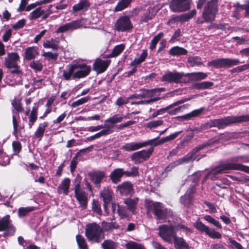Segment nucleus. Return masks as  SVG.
<instances>
[{
	"instance_id": "423d86ee",
	"label": "nucleus",
	"mask_w": 249,
	"mask_h": 249,
	"mask_svg": "<svg viewBox=\"0 0 249 249\" xmlns=\"http://www.w3.org/2000/svg\"><path fill=\"white\" fill-rule=\"evenodd\" d=\"M218 1L219 0H210L204 6L202 17L205 19L207 23H212L215 20L219 11Z\"/></svg>"
},
{
	"instance_id": "4468645a",
	"label": "nucleus",
	"mask_w": 249,
	"mask_h": 249,
	"mask_svg": "<svg viewBox=\"0 0 249 249\" xmlns=\"http://www.w3.org/2000/svg\"><path fill=\"white\" fill-rule=\"evenodd\" d=\"M233 167L230 165L228 161L226 163L220 164L215 168L210 171L207 175L205 176L204 181L208 178H210L212 180H215L218 178L219 174L227 173L228 171L232 170Z\"/></svg>"
},
{
	"instance_id": "3c124183",
	"label": "nucleus",
	"mask_w": 249,
	"mask_h": 249,
	"mask_svg": "<svg viewBox=\"0 0 249 249\" xmlns=\"http://www.w3.org/2000/svg\"><path fill=\"white\" fill-rule=\"evenodd\" d=\"M92 210L99 215L102 214L101 204L98 200L93 199L92 201Z\"/></svg>"
},
{
	"instance_id": "2eb2a0df",
	"label": "nucleus",
	"mask_w": 249,
	"mask_h": 249,
	"mask_svg": "<svg viewBox=\"0 0 249 249\" xmlns=\"http://www.w3.org/2000/svg\"><path fill=\"white\" fill-rule=\"evenodd\" d=\"M194 226L200 233H205L211 238L220 239L222 237L221 234L219 231H215L213 229L209 228L208 226L203 224L199 219L194 223Z\"/></svg>"
},
{
	"instance_id": "2f4dec72",
	"label": "nucleus",
	"mask_w": 249,
	"mask_h": 249,
	"mask_svg": "<svg viewBox=\"0 0 249 249\" xmlns=\"http://www.w3.org/2000/svg\"><path fill=\"white\" fill-rule=\"evenodd\" d=\"M182 131H180L178 132H176L174 133H173L169 136H166L165 137L162 138L159 141L156 142H152V144L151 145H153L154 146H156L162 144H163L167 142H169L175 139L176 138L178 137V136L181 133Z\"/></svg>"
},
{
	"instance_id": "20e7f679",
	"label": "nucleus",
	"mask_w": 249,
	"mask_h": 249,
	"mask_svg": "<svg viewBox=\"0 0 249 249\" xmlns=\"http://www.w3.org/2000/svg\"><path fill=\"white\" fill-rule=\"evenodd\" d=\"M248 122H249V114L240 116H228L220 119L211 120L210 122V126L211 127H216L219 129H221L233 124Z\"/></svg>"
},
{
	"instance_id": "f704fd0d",
	"label": "nucleus",
	"mask_w": 249,
	"mask_h": 249,
	"mask_svg": "<svg viewBox=\"0 0 249 249\" xmlns=\"http://www.w3.org/2000/svg\"><path fill=\"white\" fill-rule=\"evenodd\" d=\"M138 201L139 199L137 197L134 199L126 198L124 200V203L127 206L128 211L134 214Z\"/></svg>"
},
{
	"instance_id": "a18cd8bd",
	"label": "nucleus",
	"mask_w": 249,
	"mask_h": 249,
	"mask_svg": "<svg viewBox=\"0 0 249 249\" xmlns=\"http://www.w3.org/2000/svg\"><path fill=\"white\" fill-rule=\"evenodd\" d=\"M76 240L80 249H89L86 240L82 235L77 234L76 235Z\"/></svg>"
},
{
	"instance_id": "dca6fc26",
	"label": "nucleus",
	"mask_w": 249,
	"mask_h": 249,
	"mask_svg": "<svg viewBox=\"0 0 249 249\" xmlns=\"http://www.w3.org/2000/svg\"><path fill=\"white\" fill-rule=\"evenodd\" d=\"M194 226L200 233H205L211 238L220 239L222 237L221 234L219 231H215L213 229L209 228L208 226L203 224L199 219L194 223Z\"/></svg>"
},
{
	"instance_id": "ea45409f",
	"label": "nucleus",
	"mask_w": 249,
	"mask_h": 249,
	"mask_svg": "<svg viewBox=\"0 0 249 249\" xmlns=\"http://www.w3.org/2000/svg\"><path fill=\"white\" fill-rule=\"evenodd\" d=\"M190 100V98H185L183 99H181L180 100H178L176 102L173 103V104L168 106L167 107L160 108V109L157 110L158 112H159V114H162L164 113L165 112H166L167 110L173 108L174 107L177 106L179 105H180L181 104H183Z\"/></svg>"
},
{
	"instance_id": "72a5a7b5",
	"label": "nucleus",
	"mask_w": 249,
	"mask_h": 249,
	"mask_svg": "<svg viewBox=\"0 0 249 249\" xmlns=\"http://www.w3.org/2000/svg\"><path fill=\"white\" fill-rule=\"evenodd\" d=\"M87 194L85 191H83L78 194L75 195V196L77 200L78 201L80 206L82 207L83 209H86L87 208Z\"/></svg>"
},
{
	"instance_id": "7ed1b4c3",
	"label": "nucleus",
	"mask_w": 249,
	"mask_h": 249,
	"mask_svg": "<svg viewBox=\"0 0 249 249\" xmlns=\"http://www.w3.org/2000/svg\"><path fill=\"white\" fill-rule=\"evenodd\" d=\"M144 206L146 213H152L156 219L159 220L166 219L171 213V210L165 208L163 203L160 202H154L148 199L144 200Z\"/></svg>"
},
{
	"instance_id": "f03ea898",
	"label": "nucleus",
	"mask_w": 249,
	"mask_h": 249,
	"mask_svg": "<svg viewBox=\"0 0 249 249\" xmlns=\"http://www.w3.org/2000/svg\"><path fill=\"white\" fill-rule=\"evenodd\" d=\"M219 142V140L218 139H210L203 142L202 144L198 145L194 148L190 152L186 154L184 157L170 163L165 167L164 171L166 173H168L178 165L185 163H188L190 161L192 160L194 156L200 150L204 149L206 147H212L214 144L218 143Z\"/></svg>"
},
{
	"instance_id": "a878e982",
	"label": "nucleus",
	"mask_w": 249,
	"mask_h": 249,
	"mask_svg": "<svg viewBox=\"0 0 249 249\" xmlns=\"http://www.w3.org/2000/svg\"><path fill=\"white\" fill-rule=\"evenodd\" d=\"M38 112V104L35 103L34 107L28 116V127L29 128L31 129L33 126L35 124L37 119Z\"/></svg>"
},
{
	"instance_id": "393cba45",
	"label": "nucleus",
	"mask_w": 249,
	"mask_h": 249,
	"mask_svg": "<svg viewBox=\"0 0 249 249\" xmlns=\"http://www.w3.org/2000/svg\"><path fill=\"white\" fill-rule=\"evenodd\" d=\"M117 191L122 196H128L133 191V185L130 181H124L117 186Z\"/></svg>"
},
{
	"instance_id": "79ce46f5",
	"label": "nucleus",
	"mask_w": 249,
	"mask_h": 249,
	"mask_svg": "<svg viewBox=\"0 0 249 249\" xmlns=\"http://www.w3.org/2000/svg\"><path fill=\"white\" fill-rule=\"evenodd\" d=\"M103 249H118V243L111 239L105 240L101 244Z\"/></svg>"
},
{
	"instance_id": "aec40b11",
	"label": "nucleus",
	"mask_w": 249,
	"mask_h": 249,
	"mask_svg": "<svg viewBox=\"0 0 249 249\" xmlns=\"http://www.w3.org/2000/svg\"><path fill=\"white\" fill-rule=\"evenodd\" d=\"M111 63L110 60H103L96 58L92 65V69L97 74L104 72L108 68Z\"/></svg>"
},
{
	"instance_id": "c85d7f7f",
	"label": "nucleus",
	"mask_w": 249,
	"mask_h": 249,
	"mask_svg": "<svg viewBox=\"0 0 249 249\" xmlns=\"http://www.w3.org/2000/svg\"><path fill=\"white\" fill-rule=\"evenodd\" d=\"M38 47L35 46L27 47L24 52V59L29 61L35 59L38 55Z\"/></svg>"
},
{
	"instance_id": "49530a36",
	"label": "nucleus",
	"mask_w": 249,
	"mask_h": 249,
	"mask_svg": "<svg viewBox=\"0 0 249 249\" xmlns=\"http://www.w3.org/2000/svg\"><path fill=\"white\" fill-rule=\"evenodd\" d=\"M201 60V57L196 56H190L187 58V62L191 67L198 66L202 65Z\"/></svg>"
},
{
	"instance_id": "f3484780",
	"label": "nucleus",
	"mask_w": 249,
	"mask_h": 249,
	"mask_svg": "<svg viewBox=\"0 0 249 249\" xmlns=\"http://www.w3.org/2000/svg\"><path fill=\"white\" fill-rule=\"evenodd\" d=\"M114 193L109 187H104L100 192V197L103 199L104 209L107 214L109 213L108 205L112 202Z\"/></svg>"
},
{
	"instance_id": "ddd939ff",
	"label": "nucleus",
	"mask_w": 249,
	"mask_h": 249,
	"mask_svg": "<svg viewBox=\"0 0 249 249\" xmlns=\"http://www.w3.org/2000/svg\"><path fill=\"white\" fill-rule=\"evenodd\" d=\"M192 0H171L169 3L170 10L174 13H182L189 10Z\"/></svg>"
},
{
	"instance_id": "bf43d9fd",
	"label": "nucleus",
	"mask_w": 249,
	"mask_h": 249,
	"mask_svg": "<svg viewBox=\"0 0 249 249\" xmlns=\"http://www.w3.org/2000/svg\"><path fill=\"white\" fill-rule=\"evenodd\" d=\"M125 246L127 249H144L143 245L134 242L128 243Z\"/></svg>"
},
{
	"instance_id": "338daca9",
	"label": "nucleus",
	"mask_w": 249,
	"mask_h": 249,
	"mask_svg": "<svg viewBox=\"0 0 249 249\" xmlns=\"http://www.w3.org/2000/svg\"><path fill=\"white\" fill-rule=\"evenodd\" d=\"M105 133V132L104 131H101L99 132H98L92 136H91L90 137L86 138L85 139V140H84V142H91V141L94 140L96 139H98L102 136H104Z\"/></svg>"
},
{
	"instance_id": "052dcab7",
	"label": "nucleus",
	"mask_w": 249,
	"mask_h": 249,
	"mask_svg": "<svg viewBox=\"0 0 249 249\" xmlns=\"http://www.w3.org/2000/svg\"><path fill=\"white\" fill-rule=\"evenodd\" d=\"M192 201V199L184 194L180 198V202L185 207H189Z\"/></svg>"
},
{
	"instance_id": "a19ab883",
	"label": "nucleus",
	"mask_w": 249,
	"mask_h": 249,
	"mask_svg": "<svg viewBox=\"0 0 249 249\" xmlns=\"http://www.w3.org/2000/svg\"><path fill=\"white\" fill-rule=\"evenodd\" d=\"M59 41L53 38L46 40L43 43V46L45 48H51L54 51L58 50Z\"/></svg>"
},
{
	"instance_id": "4c0bfd02",
	"label": "nucleus",
	"mask_w": 249,
	"mask_h": 249,
	"mask_svg": "<svg viewBox=\"0 0 249 249\" xmlns=\"http://www.w3.org/2000/svg\"><path fill=\"white\" fill-rule=\"evenodd\" d=\"M187 53L188 51L186 49L178 46L172 47L169 51V53L172 56L184 55Z\"/></svg>"
},
{
	"instance_id": "13d9d810",
	"label": "nucleus",
	"mask_w": 249,
	"mask_h": 249,
	"mask_svg": "<svg viewBox=\"0 0 249 249\" xmlns=\"http://www.w3.org/2000/svg\"><path fill=\"white\" fill-rule=\"evenodd\" d=\"M89 99V96H86L83 98H81L77 101L73 102L72 103L71 105V107H79L86 103H87L88 100Z\"/></svg>"
},
{
	"instance_id": "c9c22d12",
	"label": "nucleus",
	"mask_w": 249,
	"mask_h": 249,
	"mask_svg": "<svg viewBox=\"0 0 249 249\" xmlns=\"http://www.w3.org/2000/svg\"><path fill=\"white\" fill-rule=\"evenodd\" d=\"M90 6V4L88 0H82L72 6V10L74 12H78L82 10L87 11Z\"/></svg>"
},
{
	"instance_id": "e2e57ef3",
	"label": "nucleus",
	"mask_w": 249,
	"mask_h": 249,
	"mask_svg": "<svg viewBox=\"0 0 249 249\" xmlns=\"http://www.w3.org/2000/svg\"><path fill=\"white\" fill-rule=\"evenodd\" d=\"M125 48V45L124 44L116 45L112 50V52L115 56L116 57L120 54Z\"/></svg>"
},
{
	"instance_id": "603ef678",
	"label": "nucleus",
	"mask_w": 249,
	"mask_h": 249,
	"mask_svg": "<svg viewBox=\"0 0 249 249\" xmlns=\"http://www.w3.org/2000/svg\"><path fill=\"white\" fill-rule=\"evenodd\" d=\"M123 121V118L119 114H115L113 116L109 118L105 121V123H110L114 124L118 123H120Z\"/></svg>"
},
{
	"instance_id": "8fccbe9b",
	"label": "nucleus",
	"mask_w": 249,
	"mask_h": 249,
	"mask_svg": "<svg viewBox=\"0 0 249 249\" xmlns=\"http://www.w3.org/2000/svg\"><path fill=\"white\" fill-rule=\"evenodd\" d=\"M31 68L36 72L41 71L43 68V65L40 60H33L29 65Z\"/></svg>"
},
{
	"instance_id": "cd10ccee",
	"label": "nucleus",
	"mask_w": 249,
	"mask_h": 249,
	"mask_svg": "<svg viewBox=\"0 0 249 249\" xmlns=\"http://www.w3.org/2000/svg\"><path fill=\"white\" fill-rule=\"evenodd\" d=\"M124 175V169L118 168L114 169L110 174L109 178L112 183L116 184L121 180Z\"/></svg>"
},
{
	"instance_id": "7c9ffc66",
	"label": "nucleus",
	"mask_w": 249,
	"mask_h": 249,
	"mask_svg": "<svg viewBox=\"0 0 249 249\" xmlns=\"http://www.w3.org/2000/svg\"><path fill=\"white\" fill-rule=\"evenodd\" d=\"M48 126L49 123L48 122H43V123H40L34 133L35 138L41 140L44 135L46 128H47Z\"/></svg>"
},
{
	"instance_id": "de8ad7c7",
	"label": "nucleus",
	"mask_w": 249,
	"mask_h": 249,
	"mask_svg": "<svg viewBox=\"0 0 249 249\" xmlns=\"http://www.w3.org/2000/svg\"><path fill=\"white\" fill-rule=\"evenodd\" d=\"M35 207L33 206L20 207L18 210V216L19 217H23L27 215L30 212L34 211Z\"/></svg>"
},
{
	"instance_id": "c756f323",
	"label": "nucleus",
	"mask_w": 249,
	"mask_h": 249,
	"mask_svg": "<svg viewBox=\"0 0 249 249\" xmlns=\"http://www.w3.org/2000/svg\"><path fill=\"white\" fill-rule=\"evenodd\" d=\"M204 107H201L199 109L193 110L192 112L182 116H178L176 117L178 120H189L193 118L199 116L204 110Z\"/></svg>"
},
{
	"instance_id": "58836bf2",
	"label": "nucleus",
	"mask_w": 249,
	"mask_h": 249,
	"mask_svg": "<svg viewBox=\"0 0 249 249\" xmlns=\"http://www.w3.org/2000/svg\"><path fill=\"white\" fill-rule=\"evenodd\" d=\"M102 226L104 231H112L114 229L117 230L120 228V225L116 222H107L103 221Z\"/></svg>"
},
{
	"instance_id": "a211bd4d",
	"label": "nucleus",
	"mask_w": 249,
	"mask_h": 249,
	"mask_svg": "<svg viewBox=\"0 0 249 249\" xmlns=\"http://www.w3.org/2000/svg\"><path fill=\"white\" fill-rule=\"evenodd\" d=\"M159 138V137H157L154 139L149 140L142 142H132L127 143L122 145L121 149L127 152L135 151L142 147H146L148 145H152V142H155Z\"/></svg>"
},
{
	"instance_id": "864d4df0",
	"label": "nucleus",
	"mask_w": 249,
	"mask_h": 249,
	"mask_svg": "<svg viewBox=\"0 0 249 249\" xmlns=\"http://www.w3.org/2000/svg\"><path fill=\"white\" fill-rule=\"evenodd\" d=\"M203 218L207 221L213 224L217 228L222 229V225L220 223V222L216 220L214 218L212 217L211 215H206L204 216Z\"/></svg>"
},
{
	"instance_id": "09e8293b",
	"label": "nucleus",
	"mask_w": 249,
	"mask_h": 249,
	"mask_svg": "<svg viewBox=\"0 0 249 249\" xmlns=\"http://www.w3.org/2000/svg\"><path fill=\"white\" fill-rule=\"evenodd\" d=\"M139 167L133 166L130 169V171H124V175L126 177H137L140 175L139 171Z\"/></svg>"
},
{
	"instance_id": "6e6d98bb",
	"label": "nucleus",
	"mask_w": 249,
	"mask_h": 249,
	"mask_svg": "<svg viewBox=\"0 0 249 249\" xmlns=\"http://www.w3.org/2000/svg\"><path fill=\"white\" fill-rule=\"evenodd\" d=\"M12 145L14 155H18L22 149L21 143L18 141H13Z\"/></svg>"
},
{
	"instance_id": "69168bd1",
	"label": "nucleus",
	"mask_w": 249,
	"mask_h": 249,
	"mask_svg": "<svg viewBox=\"0 0 249 249\" xmlns=\"http://www.w3.org/2000/svg\"><path fill=\"white\" fill-rule=\"evenodd\" d=\"M42 55L48 58V60H56L57 59L58 53H53L51 52L44 53Z\"/></svg>"
},
{
	"instance_id": "f8f14e48",
	"label": "nucleus",
	"mask_w": 249,
	"mask_h": 249,
	"mask_svg": "<svg viewBox=\"0 0 249 249\" xmlns=\"http://www.w3.org/2000/svg\"><path fill=\"white\" fill-rule=\"evenodd\" d=\"M5 231L3 236H13L16 231V228L12 223L9 214L6 215L0 219V231Z\"/></svg>"
},
{
	"instance_id": "bb28decb",
	"label": "nucleus",
	"mask_w": 249,
	"mask_h": 249,
	"mask_svg": "<svg viewBox=\"0 0 249 249\" xmlns=\"http://www.w3.org/2000/svg\"><path fill=\"white\" fill-rule=\"evenodd\" d=\"M165 91L164 88H159L153 89H140L141 99L152 98L156 92H161Z\"/></svg>"
},
{
	"instance_id": "9d476101",
	"label": "nucleus",
	"mask_w": 249,
	"mask_h": 249,
	"mask_svg": "<svg viewBox=\"0 0 249 249\" xmlns=\"http://www.w3.org/2000/svg\"><path fill=\"white\" fill-rule=\"evenodd\" d=\"M189 74V73L185 74L183 72L169 71L162 76L161 80L169 83H186L188 80L185 77Z\"/></svg>"
},
{
	"instance_id": "9b49d317",
	"label": "nucleus",
	"mask_w": 249,
	"mask_h": 249,
	"mask_svg": "<svg viewBox=\"0 0 249 249\" xmlns=\"http://www.w3.org/2000/svg\"><path fill=\"white\" fill-rule=\"evenodd\" d=\"M240 63L238 59L218 58L208 62V66L215 69L227 68L237 65Z\"/></svg>"
},
{
	"instance_id": "c03bdc74",
	"label": "nucleus",
	"mask_w": 249,
	"mask_h": 249,
	"mask_svg": "<svg viewBox=\"0 0 249 249\" xmlns=\"http://www.w3.org/2000/svg\"><path fill=\"white\" fill-rule=\"evenodd\" d=\"M44 12L45 11L41 7H38L30 14L28 18L31 20L36 19L40 18Z\"/></svg>"
},
{
	"instance_id": "4d7b16f0",
	"label": "nucleus",
	"mask_w": 249,
	"mask_h": 249,
	"mask_svg": "<svg viewBox=\"0 0 249 249\" xmlns=\"http://www.w3.org/2000/svg\"><path fill=\"white\" fill-rule=\"evenodd\" d=\"M201 176V173L199 172H196L194 173L191 176V180H192V184H191V186H196L198 184L199 178Z\"/></svg>"
},
{
	"instance_id": "1a4fd4ad",
	"label": "nucleus",
	"mask_w": 249,
	"mask_h": 249,
	"mask_svg": "<svg viewBox=\"0 0 249 249\" xmlns=\"http://www.w3.org/2000/svg\"><path fill=\"white\" fill-rule=\"evenodd\" d=\"M129 16H121L115 21L113 26V29L118 32H130L133 25Z\"/></svg>"
},
{
	"instance_id": "6e6552de",
	"label": "nucleus",
	"mask_w": 249,
	"mask_h": 249,
	"mask_svg": "<svg viewBox=\"0 0 249 249\" xmlns=\"http://www.w3.org/2000/svg\"><path fill=\"white\" fill-rule=\"evenodd\" d=\"M158 234L163 240L171 244L178 236L177 231L173 225H162L159 227Z\"/></svg>"
},
{
	"instance_id": "e433bc0d",
	"label": "nucleus",
	"mask_w": 249,
	"mask_h": 249,
	"mask_svg": "<svg viewBox=\"0 0 249 249\" xmlns=\"http://www.w3.org/2000/svg\"><path fill=\"white\" fill-rule=\"evenodd\" d=\"M71 180L69 178H64L58 187V192L59 193H61L62 192H60V190H62L63 193L65 195H68L69 193V189L70 188Z\"/></svg>"
},
{
	"instance_id": "412c9836",
	"label": "nucleus",
	"mask_w": 249,
	"mask_h": 249,
	"mask_svg": "<svg viewBox=\"0 0 249 249\" xmlns=\"http://www.w3.org/2000/svg\"><path fill=\"white\" fill-rule=\"evenodd\" d=\"M88 176L95 186L100 188L102 180L106 177V173L104 171L97 170L89 172Z\"/></svg>"
},
{
	"instance_id": "0e129e2a",
	"label": "nucleus",
	"mask_w": 249,
	"mask_h": 249,
	"mask_svg": "<svg viewBox=\"0 0 249 249\" xmlns=\"http://www.w3.org/2000/svg\"><path fill=\"white\" fill-rule=\"evenodd\" d=\"M12 105L15 109L18 112H22L24 111V108L21 106L20 101L19 100H14L12 102Z\"/></svg>"
},
{
	"instance_id": "0eeeda50",
	"label": "nucleus",
	"mask_w": 249,
	"mask_h": 249,
	"mask_svg": "<svg viewBox=\"0 0 249 249\" xmlns=\"http://www.w3.org/2000/svg\"><path fill=\"white\" fill-rule=\"evenodd\" d=\"M228 161L233 168L232 170L241 171L249 174V166L241 164V163H249V154L232 157Z\"/></svg>"
},
{
	"instance_id": "5fc2aeb1",
	"label": "nucleus",
	"mask_w": 249,
	"mask_h": 249,
	"mask_svg": "<svg viewBox=\"0 0 249 249\" xmlns=\"http://www.w3.org/2000/svg\"><path fill=\"white\" fill-rule=\"evenodd\" d=\"M163 123V121L161 120H154L147 123L145 126L147 128L151 129L152 128H156L159 126L162 125Z\"/></svg>"
},
{
	"instance_id": "680f3d73",
	"label": "nucleus",
	"mask_w": 249,
	"mask_h": 249,
	"mask_svg": "<svg viewBox=\"0 0 249 249\" xmlns=\"http://www.w3.org/2000/svg\"><path fill=\"white\" fill-rule=\"evenodd\" d=\"M193 78L196 81H199L205 79L207 77V74L203 72H194L191 74Z\"/></svg>"
},
{
	"instance_id": "473e14b6",
	"label": "nucleus",
	"mask_w": 249,
	"mask_h": 249,
	"mask_svg": "<svg viewBox=\"0 0 249 249\" xmlns=\"http://www.w3.org/2000/svg\"><path fill=\"white\" fill-rule=\"evenodd\" d=\"M173 242L175 249H191V247L183 237L177 236Z\"/></svg>"
},
{
	"instance_id": "4be33fe9",
	"label": "nucleus",
	"mask_w": 249,
	"mask_h": 249,
	"mask_svg": "<svg viewBox=\"0 0 249 249\" xmlns=\"http://www.w3.org/2000/svg\"><path fill=\"white\" fill-rule=\"evenodd\" d=\"M157 13L155 6H149L147 9L144 10L140 17V23H147L152 20Z\"/></svg>"
},
{
	"instance_id": "39448f33",
	"label": "nucleus",
	"mask_w": 249,
	"mask_h": 249,
	"mask_svg": "<svg viewBox=\"0 0 249 249\" xmlns=\"http://www.w3.org/2000/svg\"><path fill=\"white\" fill-rule=\"evenodd\" d=\"M85 235L91 243H100L105 238V232L103 228L96 223H89L85 228Z\"/></svg>"
},
{
	"instance_id": "b1692460",
	"label": "nucleus",
	"mask_w": 249,
	"mask_h": 249,
	"mask_svg": "<svg viewBox=\"0 0 249 249\" xmlns=\"http://www.w3.org/2000/svg\"><path fill=\"white\" fill-rule=\"evenodd\" d=\"M81 21L79 20L72 21L60 26L56 31L57 34L63 33L70 30H75L80 27Z\"/></svg>"
},
{
	"instance_id": "774afa93",
	"label": "nucleus",
	"mask_w": 249,
	"mask_h": 249,
	"mask_svg": "<svg viewBox=\"0 0 249 249\" xmlns=\"http://www.w3.org/2000/svg\"><path fill=\"white\" fill-rule=\"evenodd\" d=\"M181 32L180 29H178L174 33L173 36L170 40V42H174L176 41L179 40L180 37L181 36Z\"/></svg>"
},
{
	"instance_id": "f257e3e1",
	"label": "nucleus",
	"mask_w": 249,
	"mask_h": 249,
	"mask_svg": "<svg viewBox=\"0 0 249 249\" xmlns=\"http://www.w3.org/2000/svg\"><path fill=\"white\" fill-rule=\"evenodd\" d=\"M68 69L63 71L62 77L66 81L81 79L88 76L91 72V66L86 63H76L69 64Z\"/></svg>"
},
{
	"instance_id": "5701e85b",
	"label": "nucleus",
	"mask_w": 249,
	"mask_h": 249,
	"mask_svg": "<svg viewBox=\"0 0 249 249\" xmlns=\"http://www.w3.org/2000/svg\"><path fill=\"white\" fill-rule=\"evenodd\" d=\"M196 14V10L193 9L190 12L186 13L179 16H176L170 18L168 23H174L176 22H186L192 19Z\"/></svg>"
},
{
	"instance_id": "6ab92c4d",
	"label": "nucleus",
	"mask_w": 249,
	"mask_h": 249,
	"mask_svg": "<svg viewBox=\"0 0 249 249\" xmlns=\"http://www.w3.org/2000/svg\"><path fill=\"white\" fill-rule=\"evenodd\" d=\"M154 151V147L151 146L147 150H142L134 153L130 157L131 160L134 161L135 163H141L140 159L143 160H147L150 157Z\"/></svg>"
},
{
	"instance_id": "37998d69",
	"label": "nucleus",
	"mask_w": 249,
	"mask_h": 249,
	"mask_svg": "<svg viewBox=\"0 0 249 249\" xmlns=\"http://www.w3.org/2000/svg\"><path fill=\"white\" fill-rule=\"evenodd\" d=\"M213 85V83L211 81H204L196 83L193 84L194 88L200 90L211 89Z\"/></svg>"
}]
</instances>
